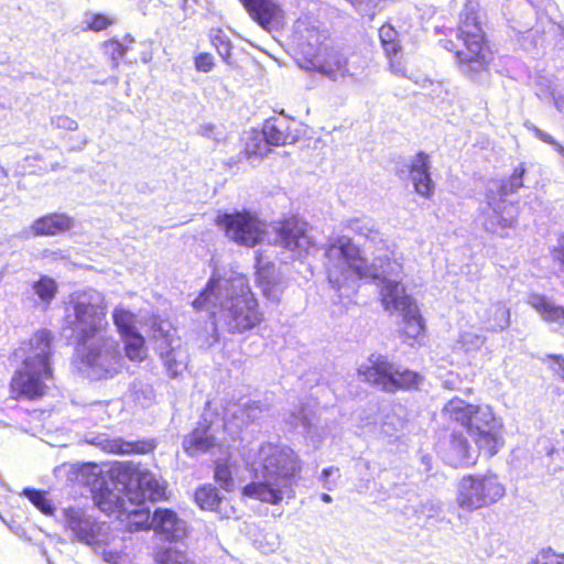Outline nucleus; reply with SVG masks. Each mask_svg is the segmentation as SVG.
I'll return each instance as SVG.
<instances>
[{"label":"nucleus","mask_w":564,"mask_h":564,"mask_svg":"<svg viewBox=\"0 0 564 564\" xmlns=\"http://www.w3.org/2000/svg\"><path fill=\"white\" fill-rule=\"evenodd\" d=\"M325 268L329 284L339 292L351 289L357 279L379 281L382 284L380 295L384 308L403 315L404 335L414 340L423 336L425 325L417 305L405 294L403 285L392 279L400 276L402 265L390 259L387 251L368 264L349 237L338 236L329 239L325 249Z\"/></svg>","instance_id":"f257e3e1"},{"label":"nucleus","mask_w":564,"mask_h":564,"mask_svg":"<svg viewBox=\"0 0 564 564\" xmlns=\"http://www.w3.org/2000/svg\"><path fill=\"white\" fill-rule=\"evenodd\" d=\"M193 307L196 311H207L215 317L214 330L216 326H221L230 334H242L262 321L258 302L242 275L213 276L193 301Z\"/></svg>","instance_id":"f03ea898"},{"label":"nucleus","mask_w":564,"mask_h":564,"mask_svg":"<svg viewBox=\"0 0 564 564\" xmlns=\"http://www.w3.org/2000/svg\"><path fill=\"white\" fill-rule=\"evenodd\" d=\"M251 467L253 479L243 487L245 496L271 505L293 497L302 462L291 447L264 443L259 447Z\"/></svg>","instance_id":"7ed1b4c3"},{"label":"nucleus","mask_w":564,"mask_h":564,"mask_svg":"<svg viewBox=\"0 0 564 564\" xmlns=\"http://www.w3.org/2000/svg\"><path fill=\"white\" fill-rule=\"evenodd\" d=\"M216 224L230 240L241 246L252 247L267 239L269 243L290 250L297 257L308 253L315 246L307 223L297 217L279 223L271 230H267L257 217L245 212L218 215Z\"/></svg>","instance_id":"20e7f679"},{"label":"nucleus","mask_w":564,"mask_h":564,"mask_svg":"<svg viewBox=\"0 0 564 564\" xmlns=\"http://www.w3.org/2000/svg\"><path fill=\"white\" fill-rule=\"evenodd\" d=\"M456 37L462 47L452 41H444V47L455 50L459 72L471 80L481 82L488 74L491 52L485 42V33L478 17V3L467 1L459 14Z\"/></svg>","instance_id":"39448f33"},{"label":"nucleus","mask_w":564,"mask_h":564,"mask_svg":"<svg viewBox=\"0 0 564 564\" xmlns=\"http://www.w3.org/2000/svg\"><path fill=\"white\" fill-rule=\"evenodd\" d=\"M107 304L95 289L76 291L65 302L64 330L69 329L76 343L108 333Z\"/></svg>","instance_id":"423d86ee"},{"label":"nucleus","mask_w":564,"mask_h":564,"mask_svg":"<svg viewBox=\"0 0 564 564\" xmlns=\"http://www.w3.org/2000/svg\"><path fill=\"white\" fill-rule=\"evenodd\" d=\"M82 364L94 380H108L119 375L124 366L119 341L106 333L78 343Z\"/></svg>","instance_id":"0eeeda50"},{"label":"nucleus","mask_w":564,"mask_h":564,"mask_svg":"<svg viewBox=\"0 0 564 564\" xmlns=\"http://www.w3.org/2000/svg\"><path fill=\"white\" fill-rule=\"evenodd\" d=\"M505 486L495 474L464 476L456 490V503L475 511L496 503L505 496Z\"/></svg>","instance_id":"6e6552de"},{"label":"nucleus","mask_w":564,"mask_h":564,"mask_svg":"<svg viewBox=\"0 0 564 564\" xmlns=\"http://www.w3.org/2000/svg\"><path fill=\"white\" fill-rule=\"evenodd\" d=\"M523 166L514 169L509 180L492 181L488 184L486 200L494 216L485 220L488 231L498 232V228H510L514 224L513 207L506 204L505 198L523 186Z\"/></svg>","instance_id":"1a4fd4ad"},{"label":"nucleus","mask_w":564,"mask_h":564,"mask_svg":"<svg viewBox=\"0 0 564 564\" xmlns=\"http://www.w3.org/2000/svg\"><path fill=\"white\" fill-rule=\"evenodd\" d=\"M111 479L129 490L135 499L156 501L164 496L160 479L145 467L132 462H117L108 470Z\"/></svg>","instance_id":"9d476101"},{"label":"nucleus","mask_w":564,"mask_h":564,"mask_svg":"<svg viewBox=\"0 0 564 564\" xmlns=\"http://www.w3.org/2000/svg\"><path fill=\"white\" fill-rule=\"evenodd\" d=\"M359 375L365 381L381 387L386 392H394L399 389H412L421 380L419 373L409 369H402L389 362L381 356H371L369 365L359 369Z\"/></svg>","instance_id":"9b49d317"},{"label":"nucleus","mask_w":564,"mask_h":564,"mask_svg":"<svg viewBox=\"0 0 564 564\" xmlns=\"http://www.w3.org/2000/svg\"><path fill=\"white\" fill-rule=\"evenodd\" d=\"M501 427L490 406L474 405L466 433L474 438L480 452L491 457L503 444Z\"/></svg>","instance_id":"f8f14e48"},{"label":"nucleus","mask_w":564,"mask_h":564,"mask_svg":"<svg viewBox=\"0 0 564 564\" xmlns=\"http://www.w3.org/2000/svg\"><path fill=\"white\" fill-rule=\"evenodd\" d=\"M154 349L170 378L182 375L188 364V352L175 329H165L163 324L153 328Z\"/></svg>","instance_id":"ddd939ff"},{"label":"nucleus","mask_w":564,"mask_h":564,"mask_svg":"<svg viewBox=\"0 0 564 564\" xmlns=\"http://www.w3.org/2000/svg\"><path fill=\"white\" fill-rule=\"evenodd\" d=\"M53 377L52 370L22 364L11 379V392L17 398L34 400L42 397L47 389V381Z\"/></svg>","instance_id":"4468645a"},{"label":"nucleus","mask_w":564,"mask_h":564,"mask_svg":"<svg viewBox=\"0 0 564 564\" xmlns=\"http://www.w3.org/2000/svg\"><path fill=\"white\" fill-rule=\"evenodd\" d=\"M61 521L65 529L78 541L94 544L98 541L99 525L93 517L80 508H66L62 511Z\"/></svg>","instance_id":"2eb2a0df"},{"label":"nucleus","mask_w":564,"mask_h":564,"mask_svg":"<svg viewBox=\"0 0 564 564\" xmlns=\"http://www.w3.org/2000/svg\"><path fill=\"white\" fill-rule=\"evenodd\" d=\"M53 335L50 330L42 329L36 332L25 344L20 348L23 355V362L26 367L33 366L40 369L52 370L51 355H52Z\"/></svg>","instance_id":"dca6fc26"},{"label":"nucleus","mask_w":564,"mask_h":564,"mask_svg":"<svg viewBox=\"0 0 564 564\" xmlns=\"http://www.w3.org/2000/svg\"><path fill=\"white\" fill-rule=\"evenodd\" d=\"M297 33L300 34L299 48L308 64L329 47V33L325 28L300 23Z\"/></svg>","instance_id":"f3484780"},{"label":"nucleus","mask_w":564,"mask_h":564,"mask_svg":"<svg viewBox=\"0 0 564 564\" xmlns=\"http://www.w3.org/2000/svg\"><path fill=\"white\" fill-rule=\"evenodd\" d=\"M150 527L166 541H178L187 533L186 522L175 511L165 508H156L152 512Z\"/></svg>","instance_id":"a211bd4d"},{"label":"nucleus","mask_w":564,"mask_h":564,"mask_svg":"<svg viewBox=\"0 0 564 564\" xmlns=\"http://www.w3.org/2000/svg\"><path fill=\"white\" fill-rule=\"evenodd\" d=\"M310 67L334 82L354 75L349 68L348 58L333 47H328L316 59H312Z\"/></svg>","instance_id":"6ab92c4d"},{"label":"nucleus","mask_w":564,"mask_h":564,"mask_svg":"<svg viewBox=\"0 0 564 564\" xmlns=\"http://www.w3.org/2000/svg\"><path fill=\"white\" fill-rule=\"evenodd\" d=\"M475 313L481 328L487 332H501L510 325V308L501 301L479 303Z\"/></svg>","instance_id":"aec40b11"},{"label":"nucleus","mask_w":564,"mask_h":564,"mask_svg":"<svg viewBox=\"0 0 564 564\" xmlns=\"http://www.w3.org/2000/svg\"><path fill=\"white\" fill-rule=\"evenodd\" d=\"M285 421L293 427L302 426L306 440L317 448L323 442L326 430L319 426L315 412L308 406H300L295 411L290 412Z\"/></svg>","instance_id":"412c9836"},{"label":"nucleus","mask_w":564,"mask_h":564,"mask_svg":"<svg viewBox=\"0 0 564 564\" xmlns=\"http://www.w3.org/2000/svg\"><path fill=\"white\" fill-rule=\"evenodd\" d=\"M430 156L421 151L415 154L409 165V173L415 192L424 197H430L434 192V183L431 178Z\"/></svg>","instance_id":"4be33fe9"},{"label":"nucleus","mask_w":564,"mask_h":564,"mask_svg":"<svg viewBox=\"0 0 564 564\" xmlns=\"http://www.w3.org/2000/svg\"><path fill=\"white\" fill-rule=\"evenodd\" d=\"M466 434L465 431H453L451 435L446 459L454 467L467 466L476 460L477 451L469 445Z\"/></svg>","instance_id":"5701e85b"},{"label":"nucleus","mask_w":564,"mask_h":564,"mask_svg":"<svg viewBox=\"0 0 564 564\" xmlns=\"http://www.w3.org/2000/svg\"><path fill=\"white\" fill-rule=\"evenodd\" d=\"M109 479L113 485V489H109L107 486L104 490H101L97 497V506L101 511L106 513H117L118 518L123 521V512L127 511L124 497H128L129 500H132L133 498L130 496L128 489L122 488V485L111 479L110 477Z\"/></svg>","instance_id":"b1692460"},{"label":"nucleus","mask_w":564,"mask_h":564,"mask_svg":"<svg viewBox=\"0 0 564 564\" xmlns=\"http://www.w3.org/2000/svg\"><path fill=\"white\" fill-rule=\"evenodd\" d=\"M90 443L96 444L105 452L113 454H147L155 447L152 441L128 442L120 437L109 438L105 435H98Z\"/></svg>","instance_id":"393cba45"},{"label":"nucleus","mask_w":564,"mask_h":564,"mask_svg":"<svg viewBox=\"0 0 564 564\" xmlns=\"http://www.w3.org/2000/svg\"><path fill=\"white\" fill-rule=\"evenodd\" d=\"M250 17L261 26L268 28L271 23H279L283 11L273 0H240Z\"/></svg>","instance_id":"a878e982"},{"label":"nucleus","mask_w":564,"mask_h":564,"mask_svg":"<svg viewBox=\"0 0 564 564\" xmlns=\"http://www.w3.org/2000/svg\"><path fill=\"white\" fill-rule=\"evenodd\" d=\"M216 445V440L210 432V426L199 424L191 434L183 440V449L189 456L207 453Z\"/></svg>","instance_id":"bb28decb"},{"label":"nucleus","mask_w":564,"mask_h":564,"mask_svg":"<svg viewBox=\"0 0 564 564\" xmlns=\"http://www.w3.org/2000/svg\"><path fill=\"white\" fill-rule=\"evenodd\" d=\"M73 224V219L65 214H51L36 219L32 230L37 236H55L69 230Z\"/></svg>","instance_id":"cd10ccee"},{"label":"nucleus","mask_w":564,"mask_h":564,"mask_svg":"<svg viewBox=\"0 0 564 564\" xmlns=\"http://www.w3.org/2000/svg\"><path fill=\"white\" fill-rule=\"evenodd\" d=\"M262 133L268 144L276 147L290 144L296 140V137L290 131L288 121L280 118L265 120Z\"/></svg>","instance_id":"c85d7f7f"},{"label":"nucleus","mask_w":564,"mask_h":564,"mask_svg":"<svg viewBox=\"0 0 564 564\" xmlns=\"http://www.w3.org/2000/svg\"><path fill=\"white\" fill-rule=\"evenodd\" d=\"M529 304L540 314L543 321L560 326L564 324V308L546 296L532 294L529 297Z\"/></svg>","instance_id":"c756f323"},{"label":"nucleus","mask_w":564,"mask_h":564,"mask_svg":"<svg viewBox=\"0 0 564 564\" xmlns=\"http://www.w3.org/2000/svg\"><path fill=\"white\" fill-rule=\"evenodd\" d=\"M404 510L406 513L412 512L413 517L424 524L438 521L443 518V503L437 498H427L421 500L417 505L405 506Z\"/></svg>","instance_id":"7c9ffc66"},{"label":"nucleus","mask_w":564,"mask_h":564,"mask_svg":"<svg viewBox=\"0 0 564 564\" xmlns=\"http://www.w3.org/2000/svg\"><path fill=\"white\" fill-rule=\"evenodd\" d=\"M263 404L259 401H246L227 409L225 416H231L237 427L241 429L256 421L263 412Z\"/></svg>","instance_id":"2f4dec72"},{"label":"nucleus","mask_w":564,"mask_h":564,"mask_svg":"<svg viewBox=\"0 0 564 564\" xmlns=\"http://www.w3.org/2000/svg\"><path fill=\"white\" fill-rule=\"evenodd\" d=\"M473 410V404H469L462 399L454 398L445 404L443 412L451 420L460 424V431L466 432Z\"/></svg>","instance_id":"473e14b6"},{"label":"nucleus","mask_w":564,"mask_h":564,"mask_svg":"<svg viewBox=\"0 0 564 564\" xmlns=\"http://www.w3.org/2000/svg\"><path fill=\"white\" fill-rule=\"evenodd\" d=\"M257 281L262 290L263 295L273 301L280 300L281 288L280 283L273 276V267H264L258 270Z\"/></svg>","instance_id":"72a5a7b5"},{"label":"nucleus","mask_w":564,"mask_h":564,"mask_svg":"<svg viewBox=\"0 0 564 564\" xmlns=\"http://www.w3.org/2000/svg\"><path fill=\"white\" fill-rule=\"evenodd\" d=\"M195 502L203 510L220 512L223 498L220 497L216 487L212 485H205L196 490Z\"/></svg>","instance_id":"f704fd0d"},{"label":"nucleus","mask_w":564,"mask_h":564,"mask_svg":"<svg viewBox=\"0 0 564 564\" xmlns=\"http://www.w3.org/2000/svg\"><path fill=\"white\" fill-rule=\"evenodd\" d=\"M347 227L355 234L365 237L368 241L377 243H383L381 234L375 228V225L369 218H356L350 219L347 223Z\"/></svg>","instance_id":"c9c22d12"},{"label":"nucleus","mask_w":564,"mask_h":564,"mask_svg":"<svg viewBox=\"0 0 564 564\" xmlns=\"http://www.w3.org/2000/svg\"><path fill=\"white\" fill-rule=\"evenodd\" d=\"M32 290L40 301L45 306H48L55 299L58 286L54 279L47 275H41V278L32 284Z\"/></svg>","instance_id":"e433bc0d"},{"label":"nucleus","mask_w":564,"mask_h":564,"mask_svg":"<svg viewBox=\"0 0 564 564\" xmlns=\"http://www.w3.org/2000/svg\"><path fill=\"white\" fill-rule=\"evenodd\" d=\"M123 516H126L127 529L129 531L151 529L150 523L152 514L147 508H134L132 510L127 508V511L123 512Z\"/></svg>","instance_id":"4c0bfd02"},{"label":"nucleus","mask_w":564,"mask_h":564,"mask_svg":"<svg viewBox=\"0 0 564 564\" xmlns=\"http://www.w3.org/2000/svg\"><path fill=\"white\" fill-rule=\"evenodd\" d=\"M113 324L116 325L121 337L138 333L135 330V316L133 313L119 305L112 312Z\"/></svg>","instance_id":"58836bf2"},{"label":"nucleus","mask_w":564,"mask_h":564,"mask_svg":"<svg viewBox=\"0 0 564 564\" xmlns=\"http://www.w3.org/2000/svg\"><path fill=\"white\" fill-rule=\"evenodd\" d=\"M379 39L387 56L390 59L392 56H397L401 46L395 29L390 24L382 25L379 30Z\"/></svg>","instance_id":"ea45409f"},{"label":"nucleus","mask_w":564,"mask_h":564,"mask_svg":"<svg viewBox=\"0 0 564 564\" xmlns=\"http://www.w3.org/2000/svg\"><path fill=\"white\" fill-rule=\"evenodd\" d=\"M124 341L126 356L131 361H141L145 357L144 339L139 333L122 337Z\"/></svg>","instance_id":"a19ab883"},{"label":"nucleus","mask_w":564,"mask_h":564,"mask_svg":"<svg viewBox=\"0 0 564 564\" xmlns=\"http://www.w3.org/2000/svg\"><path fill=\"white\" fill-rule=\"evenodd\" d=\"M24 496L44 514L51 516L54 512V506L47 498L46 492L35 489H24Z\"/></svg>","instance_id":"79ce46f5"},{"label":"nucleus","mask_w":564,"mask_h":564,"mask_svg":"<svg viewBox=\"0 0 564 564\" xmlns=\"http://www.w3.org/2000/svg\"><path fill=\"white\" fill-rule=\"evenodd\" d=\"M186 555L174 547L161 549L155 555L156 564H186Z\"/></svg>","instance_id":"37998d69"},{"label":"nucleus","mask_w":564,"mask_h":564,"mask_svg":"<svg viewBox=\"0 0 564 564\" xmlns=\"http://www.w3.org/2000/svg\"><path fill=\"white\" fill-rule=\"evenodd\" d=\"M215 479L219 484V486L226 491H231L234 489V479L231 476V471L226 464L217 463L215 467Z\"/></svg>","instance_id":"c03bdc74"},{"label":"nucleus","mask_w":564,"mask_h":564,"mask_svg":"<svg viewBox=\"0 0 564 564\" xmlns=\"http://www.w3.org/2000/svg\"><path fill=\"white\" fill-rule=\"evenodd\" d=\"M84 22L87 24L88 29L93 31H102L107 29L108 25L112 24V20L108 17L90 12L85 14Z\"/></svg>","instance_id":"a18cd8bd"},{"label":"nucleus","mask_w":564,"mask_h":564,"mask_svg":"<svg viewBox=\"0 0 564 564\" xmlns=\"http://www.w3.org/2000/svg\"><path fill=\"white\" fill-rule=\"evenodd\" d=\"M485 341V336L471 332H465L460 335V343L466 350H477Z\"/></svg>","instance_id":"49530a36"},{"label":"nucleus","mask_w":564,"mask_h":564,"mask_svg":"<svg viewBox=\"0 0 564 564\" xmlns=\"http://www.w3.org/2000/svg\"><path fill=\"white\" fill-rule=\"evenodd\" d=\"M106 52L111 56L113 66H118L119 61L124 56L126 48L118 41H109L105 43Z\"/></svg>","instance_id":"de8ad7c7"},{"label":"nucleus","mask_w":564,"mask_h":564,"mask_svg":"<svg viewBox=\"0 0 564 564\" xmlns=\"http://www.w3.org/2000/svg\"><path fill=\"white\" fill-rule=\"evenodd\" d=\"M52 124L57 129H65L69 131H75L78 128V123L70 117L67 116H56L51 120Z\"/></svg>","instance_id":"09e8293b"},{"label":"nucleus","mask_w":564,"mask_h":564,"mask_svg":"<svg viewBox=\"0 0 564 564\" xmlns=\"http://www.w3.org/2000/svg\"><path fill=\"white\" fill-rule=\"evenodd\" d=\"M195 67L198 72H210L214 67V57L209 53H200L195 57Z\"/></svg>","instance_id":"8fccbe9b"},{"label":"nucleus","mask_w":564,"mask_h":564,"mask_svg":"<svg viewBox=\"0 0 564 564\" xmlns=\"http://www.w3.org/2000/svg\"><path fill=\"white\" fill-rule=\"evenodd\" d=\"M564 555L556 554L553 550H543L535 560L541 564H563Z\"/></svg>","instance_id":"3c124183"},{"label":"nucleus","mask_w":564,"mask_h":564,"mask_svg":"<svg viewBox=\"0 0 564 564\" xmlns=\"http://www.w3.org/2000/svg\"><path fill=\"white\" fill-rule=\"evenodd\" d=\"M545 360L550 361V368L564 381V357L562 355H547Z\"/></svg>","instance_id":"603ef678"},{"label":"nucleus","mask_w":564,"mask_h":564,"mask_svg":"<svg viewBox=\"0 0 564 564\" xmlns=\"http://www.w3.org/2000/svg\"><path fill=\"white\" fill-rule=\"evenodd\" d=\"M545 360L550 361V368L564 381V357L562 355H547Z\"/></svg>","instance_id":"864d4df0"},{"label":"nucleus","mask_w":564,"mask_h":564,"mask_svg":"<svg viewBox=\"0 0 564 564\" xmlns=\"http://www.w3.org/2000/svg\"><path fill=\"white\" fill-rule=\"evenodd\" d=\"M337 475L339 477V469L337 467H328L322 471L323 486L327 490H333L336 487V480H330V476Z\"/></svg>","instance_id":"5fc2aeb1"},{"label":"nucleus","mask_w":564,"mask_h":564,"mask_svg":"<svg viewBox=\"0 0 564 564\" xmlns=\"http://www.w3.org/2000/svg\"><path fill=\"white\" fill-rule=\"evenodd\" d=\"M213 42L221 57L227 58L230 55V43L225 36L216 35Z\"/></svg>","instance_id":"6e6d98bb"},{"label":"nucleus","mask_w":564,"mask_h":564,"mask_svg":"<svg viewBox=\"0 0 564 564\" xmlns=\"http://www.w3.org/2000/svg\"><path fill=\"white\" fill-rule=\"evenodd\" d=\"M553 257L560 264V272L564 276V237L558 239L557 246L553 250Z\"/></svg>","instance_id":"4d7b16f0"},{"label":"nucleus","mask_w":564,"mask_h":564,"mask_svg":"<svg viewBox=\"0 0 564 564\" xmlns=\"http://www.w3.org/2000/svg\"><path fill=\"white\" fill-rule=\"evenodd\" d=\"M216 130H217L216 127L213 124H202L199 127V133L203 137H206V138L215 140L216 142H219L221 133Z\"/></svg>","instance_id":"13d9d810"},{"label":"nucleus","mask_w":564,"mask_h":564,"mask_svg":"<svg viewBox=\"0 0 564 564\" xmlns=\"http://www.w3.org/2000/svg\"><path fill=\"white\" fill-rule=\"evenodd\" d=\"M525 127L530 130L533 131L534 135L536 138H539L541 141L545 142V143H549L551 145H555L557 142L554 140V138L550 134H547L546 132L542 131L541 129H539L538 127L533 126V124H528L525 123Z\"/></svg>","instance_id":"bf43d9fd"},{"label":"nucleus","mask_w":564,"mask_h":564,"mask_svg":"<svg viewBox=\"0 0 564 564\" xmlns=\"http://www.w3.org/2000/svg\"><path fill=\"white\" fill-rule=\"evenodd\" d=\"M104 557L107 562L117 564V562H116L117 555L116 554H113L111 552H105Z\"/></svg>","instance_id":"052dcab7"},{"label":"nucleus","mask_w":564,"mask_h":564,"mask_svg":"<svg viewBox=\"0 0 564 564\" xmlns=\"http://www.w3.org/2000/svg\"><path fill=\"white\" fill-rule=\"evenodd\" d=\"M555 107H556L560 111H563V109H564V100L555 99Z\"/></svg>","instance_id":"680f3d73"},{"label":"nucleus","mask_w":564,"mask_h":564,"mask_svg":"<svg viewBox=\"0 0 564 564\" xmlns=\"http://www.w3.org/2000/svg\"><path fill=\"white\" fill-rule=\"evenodd\" d=\"M322 501L329 503L333 501V498L328 494H322L321 496Z\"/></svg>","instance_id":"e2e57ef3"},{"label":"nucleus","mask_w":564,"mask_h":564,"mask_svg":"<svg viewBox=\"0 0 564 564\" xmlns=\"http://www.w3.org/2000/svg\"><path fill=\"white\" fill-rule=\"evenodd\" d=\"M390 66H391V68L393 69L394 73L402 74L401 68L397 67L392 62L390 63Z\"/></svg>","instance_id":"0e129e2a"},{"label":"nucleus","mask_w":564,"mask_h":564,"mask_svg":"<svg viewBox=\"0 0 564 564\" xmlns=\"http://www.w3.org/2000/svg\"><path fill=\"white\" fill-rule=\"evenodd\" d=\"M554 147L561 153V155L564 158V147H562L558 143H556Z\"/></svg>","instance_id":"69168bd1"},{"label":"nucleus","mask_w":564,"mask_h":564,"mask_svg":"<svg viewBox=\"0 0 564 564\" xmlns=\"http://www.w3.org/2000/svg\"><path fill=\"white\" fill-rule=\"evenodd\" d=\"M94 410L97 412H99V411L105 412V409L102 405H96Z\"/></svg>","instance_id":"338daca9"},{"label":"nucleus","mask_w":564,"mask_h":564,"mask_svg":"<svg viewBox=\"0 0 564 564\" xmlns=\"http://www.w3.org/2000/svg\"><path fill=\"white\" fill-rule=\"evenodd\" d=\"M423 462H424V464L429 465V463H430V457L424 456V457H423Z\"/></svg>","instance_id":"774afa93"}]
</instances>
